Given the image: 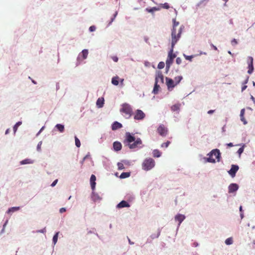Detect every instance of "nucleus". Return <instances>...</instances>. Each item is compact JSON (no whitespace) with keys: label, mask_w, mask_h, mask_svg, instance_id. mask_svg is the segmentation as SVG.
<instances>
[{"label":"nucleus","mask_w":255,"mask_h":255,"mask_svg":"<svg viewBox=\"0 0 255 255\" xmlns=\"http://www.w3.org/2000/svg\"><path fill=\"white\" fill-rule=\"evenodd\" d=\"M173 28L171 33V38L172 41V45H175L177 41L179 39L181 36V34L183 28V26H180V28L176 30V27L179 25V23L176 21L175 18L173 19Z\"/></svg>","instance_id":"1"},{"label":"nucleus","mask_w":255,"mask_h":255,"mask_svg":"<svg viewBox=\"0 0 255 255\" xmlns=\"http://www.w3.org/2000/svg\"><path fill=\"white\" fill-rule=\"evenodd\" d=\"M128 143L129 148L133 149L138 147L142 144L140 138L135 139V137L129 132H126V139L124 143Z\"/></svg>","instance_id":"2"},{"label":"nucleus","mask_w":255,"mask_h":255,"mask_svg":"<svg viewBox=\"0 0 255 255\" xmlns=\"http://www.w3.org/2000/svg\"><path fill=\"white\" fill-rule=\"evenodd\" d=\"M209 157L207 158V161L211 163H215L216 159L217 161H220V150L218 149L212 150L208 154Z\"/></svg>","instance_id":"3"},{"label":"nucleus","mask_w":255,"mask_h":255,"mask_svg":"<svg viewBox=\"0 0 255 255\" xmlns=\"http://www.w3.org/2000/svg\"><path fill=\"white\" fill-rule=\"evenodd\" d=\"M175 45H172V41H171V48L168 52V56L166 60V69L169 70L171 65L172 64L174 59L176 57V55L173 53V48Z\"/></svg>","instance_id":"4"},{"label":"nucleus","mask_w":255,"mask_h":255,"mask_svg":"<svg viewBox=\"0 0 255 255\" xmlns=\"http://www.w3.org/2000/svg\"><path fill=\"white\" fill-rule=\"evenodd\" d=\"M120 112L125 114L124 116L126 119H129L132 114V109L131 106L128 104H124Z\"/></svg>","instance_id":"5"},{"label":"nucleus","mask_w":255,"mask_h":255,"mask_svg":"<svg viewBox=\"0 0 255 255\" xmlns=\"http://www.w3.org/2000/svg\"><path fill=\"white\" fill-rule=\"evenodd\" d=\"M155 166V161L151 158H146L142 163V169L148 171L151 169Z\"/></svg>","instance_id":"6"},{"label":"nucleus","mask_w":255,"mask_h":255,"mask_svg":"<svg viewBox=\"0 0 255 255\" xmlns=\"http://www.w3.org/2000/svg\"><path fill=\"white\" fill-rule=\"evenodd\" d=\"M145 117V114L140 110H137L134 114V119L135 120H142Z\"/></svg>","instance_id":"7"},{"label":"nucleus","mask_w":255,"mask_h":255,"mask_svg":"<svg viewBox=\"0 0 255 255\" xmlns=\"http://www.w3.org/2000/svg\"><path fill=\"white\" fill-rule=\"evenodd\" d=\"M157 131L158 133L162 136H166L168 133L167 128L163 125H160L157 128Z\"/></svg>","instance_id":"8"},{"label":"nucleus","mask_w":255,"mask_h":255,"mask_svg":"<svg viewBox=\"0 0 255 255\" xmlns=\"http://www.w3.org/2000/svg\"><path fill=\"white\" fill-rule=\"evenodd\" d=\"M248 63V73L249 74H251L254 71V66H253V58L251 56H249L247 60Z\"/></svg>","instance_id":"9"},{"label":"nucleus","mask_w":255,"mask_h":255,"mask_svg":"<svg viewBox=\"0 0 255 255\" xmlns=\"http://www.w3.org/2000/svg\"><path fill=\"white\" fill-rule=\"evenodd\" d=\"M155 81H156V83H163L164 76L161 71H158L156 72Z\"/></svg>","instance_id":"10"},{"label":"nucleus","mask_w":255,"mask_h":255,"mask_svg":"<svg viewBox=\"0 0 255 255\" xmlns=\"http://www.w3.org/2000/svg\"><path fill=\"white\" fill-rule=\"evenodd\" d=\"M239 166L237 165H232L231 169L228 171L229 174L232 177H234L236 172L239 170Z\"/></svg>","instance_id":"11"},{"label":"nucleus","mask_w":255,"mask_h":255,"mask_svg":"<svg viewBox=\"0 0 255 255\" xmlns=\"http://www.w3.org/2000/svg\"><path fill=\"white\" fill-rule=\"evenodd\" d=\"M165 80L166 85L168 89H169L170 88H173L176 85L174 80H173L172 79L166 77Z\"/></svg>","instance_id":"12"},{"label":"nucleus","mask_w":255,"mask_h":255,"mask_svg":"<svg viewBox=\"0 0 255 255\" xmlns=\"http://www.w3.org/2000/svg\"><path fill=\"white\" fill-rule=\"evenodd\" d=\"M238 189H239V186L237 184L232 183L228 187L229 193H232L235 192L236 191H237Z\"/></svg>","instance_id":"13"},{"label":"nucleus","mask_w":255,"mask_h":255,"mask_svg":"<svg viewBox=\"0 0 255 255\" xmlns=\"http://www.w3.org/2000/svg\"><path fill=\"white\" fill-rule=\"evenodd\" d=\"M96 177L95 175H94V174H92L90 178V184H91V188L93 191H94V190L95 189L96 184Z\"/></svg>","instance_id":"14"},{"label":"nucleus","mask_w":255,"mask_h":255,"mask_svg":"<svg viewBox=\"0 0 255 255\" xmlns=\"http://www.w3.org/2000/svg\"><path fill=\"white\" fill-rule=\"evenodd\" d=\"M185 217L184 215L177 214L175 217V220L179 222L178 225H180L182 222L185 219Z\"/></svg>","instance_id":"15"},{"label":"nucleus","mask_w":255,"mask_h":255,"mask_svg":"<svg viewBox=\"0 0 255 255\" xmlns=\"http://www.w3.org/2000/svg\"><path fill=\"white\" fill-rule=\"evenodd\" d=\"M129 204L127 201L123 200L117 205V207L118 208H122L124 207H129Z\"/></svg>","instance_id":"16"},{"label":"nucleus","mask_w":255,"mask_h":255,"mask_svg":"<svg viewBox=\"0 0 255 255\" xmlns=\"http://www.w3.org/2000/svg\"><path fill=\"white\" fill-rule=\"evenodd\" d=\"M122 128V125L118 122H115L112 126V129L113 130H117L118 129L121 128Z\"/></svg>","instance_id":"17"},{"label":"nucleus","mask_w":255,"mask_h":255,"mask_svg":"<svg viewBox=\"0 0 255 255\" xmlns=\"http://www.w3.org/2000/svg\"><path fill=\"white\" fill-rule=\"evenodd\" d=\"M104 104V99L103 98H99L96 102V105L98 108H102Z\"/></svg>","instance_id":"18"},{"label":"nucleus","mask_w":255,"mask_h":255,"mask_svg":"<svg viewBox=\"0 0 255 255\" xmlns=\"http://www.w3.org/2000/svg\"><path fill=\"white\" fill-rule=\"evenodd\" d=\"M113 147L116 151H119L122 148V144L120 142H114L113 143Z\"/></svg>","instance_id":"19"},{"label":"nucleus","mask_w":255,"mask_h":255,"mask_svg":"<svg viewBox=\"0 0 255 255\" xmlns=\"http://www.w3.org/2000/svg\"><path fill=\"white\" fill-rule=\"evenodd\" d=\"M245 113V110L244 109H242L241 111V113H240L241 120L243 122L244 125H246V124H247V122L246 121V120L244 117Z\"/></svg>","instance_id":"20"},{"label":"nucleus","mask_w":255,"mask_h":255,"mask_svg":"<svg viewBox=\"0 0 255 255\" xmlns=\"http://www.w3.org/2000/svg\"><path fill=\"white\" fill-rule=\"evenodd\" d=\"M119 80H120V78L119 76H115V77H113V78L112 79V83L115 86H117V85H118V84L119 83Z\"/></svg>","instance_id":"21"},{"label":"nucleus","mask_w":255,"mask_h":255,"mask_svg":"<svg viewBox=\"0 0 255 255\" xmlns=\"http://www.w3.org/2000/svg\"><path fill=\"white\" fill-rule=\"evenodd\" d=\"M92 199L93 201H96L98 200H100L101 199V198L97 193H95L94 191H93L92 194Z\"/></svg>","instance_id":"22"},{"label":"nucleus","mask_w":255,"mask_h":255,"mask_svg":"<svg viewBox=\"0 0 255 255\" xmlns=\"http://www.w3.org/2000/svg\"><path fill=\"white\" fill-rule=\"evenodd\" d=\"M159 89H160L159 85H158V83H156V81H155V84H154V86L152 92L154 94H156L158 93V92L159 90Z\"/></svg>","instance_id":"23"},{"label":"nucleus","mask_w":255,"mask_h":255,"mask_svg":"<svg viewBox=\"0 0 255 255\" xmlns=\"http://www.w3.org/2000/svg\"><path fill=\"white\" fill-rule=\"evenodd\" d=\"M19 209H20V207H11V208H10L8 209V210L7 211V213L8 214H9V213H12V212L18 211Z\"/></svg>","instance_id":"24"},{"label":"nucleus","mask_w":255,"mask_h":255,"mask_svg":"<svg viewBox=\"0 0 255 255\" xmlns=\"http://www.w3.org/2000/svg\"><path fill=\"white\" fill-rule=\"evenodd\" d=\"M154 157H159L161 156V152L158 149H154L152 152Z\"/></svg>","instance_id":"25"},{"label":"nucleus","mask_w":255,"mask_h":255,"mask_svg":"<svg viewBox=\"0 0 255 255\" xmlns=\"http://www.w3.org/2000/svg\"><path fill=\"white\" fill-rule=\"evenodd\" d=\"M159 10V8L156 7H153L152 8H146L145 9V10L150 13H153L155 11H157Z\"/></svg>","instance_id":"26"},{"label":"nucleus","mask_w":255,"mask_h":255,"mask_svg":"<svg viewBox=\"0 0 255 255\" xmlns=\"http://www.w3.org/2000/svg\"><path fill=\"white\" fill-rule=\"evenodd\" d=\"M33 163L32 160L30 159H25L20 161V164H31Z\"/></svg>","instance_id":"27"},{"label":"nucleus","mask_w":255,"mask_h":255,"mask_svg":"<svg viewBox=\"0 0 255 255\" xmlns=\"http://www.w3.org/2000/svg\"><path fill=\"white\" fill-rule=\"evenodd\" d=\"M56 128L61 132H63L64 130V126L63 125L57 124L56 125Z\"/></svg>","instance_id":"28"},{"label":"nucleus","mask_w":255,"mask_h":255,"mask_svg":"<svg viewBox=\"0 0 255 255\" xmlns=\"http://www.w3.org/2000/svg\"><path fill=\"white\" fill-rule=\"evenodd\" d=\"M129 176H130L129 172H123L120 175V178L124 179V178L128 177Z\"/></svg>","instance_id":"29"},{"label":"nucleus","mask_w":255,"mask_h":255,"mask_svg":"<svg viewBox=\"0 0 255 255\" xmlns=\"http://www.w3.org/2000/svg\"><path fill=\"white\" fill-rule=\"evenodd\" d=\"M182 78V76H179L175 77L174 81L175 83L176 84V85L180 83Z\"/></svg>","instance_id":"30"},{"label":"nucleus","mask_w":255,"mask_h":255,"mask_svg":"<svg viewBox=\"0 0 255 255\" xmlns=\"http://www.w3.org/2000/svg\"><path fill=\"white\" fill-rule=\"evenodd\" d=\"M88 55V51L87 49H84L82 51V55L83 59L87 58Z\"/></svg>","instance_id":"31"},{"label":"nucleus","mask_w":255,"mask_h":255,"mask_svg":"<svg viewBox=\"0 0 255 255\" xmlns=\"http://www.w3.org/2000/svg\"><path fill=\"white\" fill-rule=\"evenodd\" d=\"M179 108L180 106L179 104L174 105L171 107V110L174 112L179 110Z\"/></svg>","instance_id":"32"},{"label":"nucleus","mask_w":255,"mask_h":255,"mask_svg":"<svg viewBox=\"0 0 255 255\" xmlns=\"http://www.w3.org/2000/svg\"><path fill=\"white\" fill-rule=\"evenodd\" d=\"M233 239L232 238H229L225 241V243L227 245H230L233 244Z\"/></svg>","instance_id":"33"},{"label":"nucleus","mask_w":255,"mask_h":255,"mask_svg":"<svg viewBox=\"0 0 255 255\" xmlns=\"http://www.w3.org/2000/svg\"><path fill=\"white\" fill-rule=\"evenodd\" d=\"M75 145L77 147H79L81 146V143L80 140L77 138V136L75 137Z\"/></svg>","instance_id":"34"},{"label":"nucleus","mask_w":255,"mask_h":255,"mask_svg":"<svg viewBox=\"0 0 255 255\" xmlns=\"http://www.w3.org/2000/svg\"><path fill=\"white\" fill-rule=\"evenodd\" d=\"M21 122H18L17 123H16V124L13 127V130L14 131V132H16L17 129V128L20 126L21 125Z\"/></svg>","instance_id":"35"},{"label":"nucleus","mask_w":255,"mask_h":255,"mask_svg":"<svg viewBox=\"0 0 255 255\" xmlns=\"http://www.w3.org/2000/svg\"><path fill=\"white\" fill-rule=\"evenodd\" d=\"M58 233H56L55 235L54 236L53 238V242L54 243V244L55 245L57 242V240H58Z\"/></svg>","instance_id":"36"},{"label":"nucleus","mask_w":255,"mask_h":255,"mask_svg":"<svg viewBox=\"0 0 255 255\" xmlns=\"http://www.w3.org/2000/svg\"><path fill=\"white\" fill-rule=\"evenodd\" d=\"M165 66V63L163 62H160L157 66L158 69H163Z\"/></svg>","instance_id":"37"},{"label":"nucleus","mask_w":255,"mask_h":255,"mask_svg":"<svg viewBox=\"0 0 255 255\" xmlns=\"http://www.w3.org/2000/svg\"><path fill=\"white\" fill-rule=\"evenodd\" d=\"M183 55L186 60H189L190 61H191L192 60V58L194 57L193 55L187 56L185 54H184Z\"/></svg>","instance_id":"38"},{"label":"nucleus","mask_w":255,"mask_h":255,"mask_svg":"<svg viewBox=\"0 0 255 255\" xmlns=\"http://www.w3.org/2000/svg\"><path fill=\"white\" fill-rule=\"evenodd\" d=\"M118 169L120 170L124 169L125 168V166L123 164V163L119 162L118 163Z\"/></svg>","instance_id":"39"},{"label":"nucleus","mask_w":255,"mask_h":255,"mask_svg":"<svg viewBox=\"0 0 255 255\" xmlns=\"http://www.w3.org/2000/svg\"><path fill=\"white\" fill-rule=\"evenodd\" d=\"M170 143V142L169 141H167L166 142L163 143L161 144V147H167Z\"/></svg>","instance_id":"40"},{"label":"nucleus","mask_w":255,"mask_h":255,"mask_svg":"<svg viewBox=\"0 0 255 255\" xmlns=\"http://www.w3.org/2000/svg\"><path fill=\"white\" fill-rule=\"evenodd\" d=\"M231 44L233 46H235L237 44H238V41L237 40V39H233L232 41H231Z\"/></svg>","instance_id":"41"},{"label":"nucleus","mask_w":255,"mask_h":255,"mask_svg":"<svg viewBox=\"0 0 255 255\" xmlns=\"http://www.w3.org/2000/svg\"><path fill=\"white\" fill-rule=\"evenodd\" d=\"M162 7L165 8V9H168L169 8V5L168 3H164L162 6Z\"/></svg>","instance_id":"42"},{"label":"nucleus","mask_w":255,"mask_h":255,"mask_svg":"<svg viewBox=\"0 0 255 255\" xmlns=\"http://www.w3.org/2000/svg\"><path fill=\"white\" fill-rule=\"evenodd\" d=\"M176 62L177 64H180L182 62V59L180 57H177L176 59Z\"/></svg>","instance_id":"43"},{"label":"nucleus","mask_w":255,"mask_h":255,"mask_svg":"<svg viewBox=\"0 0 255 255\" xmlns=\"http://www.w3.org/2000/svg\"><path fill=\"white\" fill-rule=\"evenodd\" d=\"M96 28V26H94V25H92V26H91L89 28V30L91 31V32H93V31H95Z\"/></svg>","instance_id":"44"},{"label":"nucleus","mask_w":255,"mask_h":255,"mask_svg":"<svg viewBox=\"0 0 255 255\" xmlns=\"http://www.w3.org/2000/svg\"><path fill=\"white\" fill-rule=\"evenodd\" d=\"M42 145V141L39 142L37 146V149L38 151H40L41 149V146Z\"/></svg>","instance_id":"45"},{"label":"nucleus","mask_w":255,"mask_h":255,"mask_svg":"<svg viewBox=\"0 0 255 255\" xmlns=\"http://www.w3.org/2000/svg\"><path fill=\"white\" fill-rule=\"evenodd\" d=\"M244 151V148L243 147H240L238 150V153H239V155H241Z\"/></svg>","instance_id":"46"},{"label":"nucleus","mask_w":255,"mask_h":255,"mask_svg":"<svg viewBox=\"0 0 255 255\" xmlns=\"http://www.w3.org/2000/svg\"><path fill=\"white\" fill-rule=\"evenodd\" d=\"M112 59L113 60V61L115 62H117L118 61L119 58L116 56H114L112 57Z\"/></svg>","instance_id":"47"},{"label":"nucleus","mask_w":255,"mask_h":255,"mask_svg":"<svg viewBox=\"0 0 255 255\" xmlns=\"http://www.w3.org/2000/svg\"><path fill=\"white\" fill-rule=\"evenodd\" d=\"M88 156H89V155H86V156H85L83 158V159L81 160V164L82 166L83 165V163H84V161L85 160V159H86L87 158H88Z\"/></svg>","instance_id":"48"},{"label":"nucleus","mask_w":255,"mask_h":255,"mask_svg":"<svg viewBox=\"0 0 255 255\" xmlns=\"http://www.w3.org/2000/svg\"><path fill=\"white\" fill-rule=\"evenodd\" d=\"M66 208H61L60 210H59V212L60 213H63L65 212H66Z\"/></svg>","instance_id":"49"},{"label":"nucleus","mask_w":255,"mask_h":255,"mask_svg":"<svg viewBox=\"0 0 255 255\" xmlns=\"http://www.w3.org/2000/svg\"><path fill=\"white\" fill-rule=\"evenodd\" d=\"M57 181H58V180L57 179H56L55 180H54L53 183L51 184V186L52 187H54V186H55V185L57 184Z\"/></svg>","instance_id":"50"},{"label":"nucleus","mask_w":255,"mask_h":255,"mask_svg":"<svg viewBox=\"0 0 255 255\" xmlns=\"http://www.w3.org/2000/svg\"><path fill=\"white\" fill-rule=\"evenodd\" d=\"M117 14V12H116V13L114 14V17L111 19V21H110V24H111L113 21V20H114V18H115V17L116 16Z\"/></svg>","instance_id":"51"},{"label":"nucleus","mask_w":255,"mask_h":255,"mask_svg":"<svg viewBox=\"0 0 255 255\" xmlns=\"http://www.w3.org/2000/svg\"><path fill=\"white\" fill-rule=\"evenodd\" d=\"M214 111H215L214 110H211L208 111L207 113L208 114H212L214 112Z\"/></svg>","instance_id":"52"},{"label":"nucleus","mask_w":255,"mask_h":255,"mask_svg":"<svg viewBox=\"0 0 255 255\" xmlns=\"http://www.w3.org/2000/svg\"><path fill=\"white\" fill-rule=\"evenodd\" d=\"M37 232H40V233H44L45 232H46V229H43L40 231H37Z\"/></svg>","instance_id":"53"},{"label":"nucleus","mask_w":255,"mask_h":255,"mask_svg":"<svg viewBox=\"0 0 255 255\" xmlns=\"http://www.w3.org/2000/svg\"><path fill=\"white\" fill-rule=\"evenodd\" d=\"M211 46L213 48V49L215 50H217V48L216 46L214 45L213 44H211Z\"/></svg>","instance_id":"54"},{"label":"nucleus","mask_w":255,"mask_h":255,"mask_svg":"<svg viewBox=\"0 0 255 255\" xmlns=\"http://www.w3.org/2000/svg\"><path fill=\"white\" fill-rule=\"evenodd\" d=\"M247 88V86L246 85H244L242 88V91H244Z\"/></svg>","instance_id":"55"},{"label":"nucleus","mask_w":255,"mask_h":255,"mask_svg":"<svg viewBox=\"0 0 255 255\" xmlns=\"http://www.w3.org/2000/svg\"><path fill=\"white\" fill-rule=\"evenodd\" d=\"M227 146L229 147H232L234 146V145L232 143L230 142V143L227 144Z\"/></svg>","instance_id":"56"},{"label":"nucleus","mask_w":255,"mask_h":255,"mask_svg":"<svg viewBox=\"0 0 255 255\" xmlns=\"http://www.w3.org/2000/svg\"><path fill=\"white\" fill-rule=\"evenodd\" d=\"M120 80L121 84L122 85H123V83H124V79H120Z\"/></svg>","instance_id":"57"},{"label":"nucleus","mask_w":255,"mask_h":255,"mask_svg":"<svg viewBox=\"0 0 255 255\" xmlns=\"http://www.w3.org/2000/svg\"><path fill=\"white\" fill-rule=\"evenodd\" d=\"M128 242H129V244H130V245L133 244V243L131 242V241H130V239H128Z\"/></svg>","instance_id":"58"},{"label":"nucleus","mask_w":255,"mask_h":255,"mask_svg":"<svg viewBox=\"0 0 255 255\" xmlns=\"http://www.w3.org/2000/svg\"><path fill=\"white\" fill-rule=\"evenodd\" d=\"M248 79H249V77H248V78L246 80V81H245V84H247L248 82Z\"/></svg>","instance_id":"59"},{"label":"nucleus","mask_w":255,"mask_h":255,"mask_svg":"<svg viewBox=\"0 0 255 255\" xmlns=\"http://www.w3.org/2000/svg\"><path fill=\"white\" fill-rule=\"evenodd\" d=\"M9 132V129H7L5 131V134H7Z\"/></svg>","instance_id":"60"},{"label":"nucleus","mask_w":255,"mask_h":255,"mask_svg":"<svg viewBox=\"0 0 255 255\" xmlns=\"http://www.w3.org/2000/svg\"><path fill=\"white\" fill-rule=\"evenodd\" d=\"M251 99H252L253 100H255V98H254V97H253V96H252Z\"/></svg>","instance_id":"61"},{"label":"nucleus","mask_w":255,"mask_h":255,"mask_svg":"<svg viewBox=\"0 0 255 255\" xmlns=\"http://www.w3.org/2000/svg\"><path fill=\"white\" fill-rule=\"evenodd\" d=\"M240 211H242V206H241V207H240Z\"/></svg>","instance_id":"62"},{"label":"nucleus","mask_w":255,"mask_h":255,"mask_svg":"<svg viewBox=\"0 0 255 255\" xmlns=\"http://www.w3.org/2000/svg\"><path fill=\"white\" fill-rule=\"evenodd\" d=\"M71 198V196H70L69 198H68V200H70Z\"/></svg>","instance_id":"63"}]
</instances>
